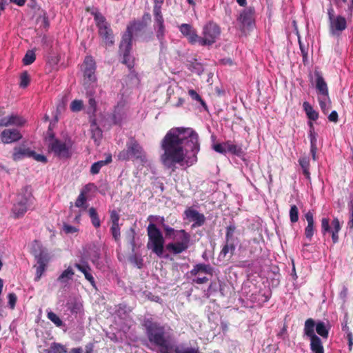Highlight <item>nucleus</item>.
Masks as SVG:
<instances>
[{
    "label": "nucleus",
    "mask_w": 353,
    "mask_h": 353,
    "mask_svg": "<svg viewBox=\"0 0 353 353\" xmlns=\"http://www.w3.org/2000/svg\"><path fill=\"white\" fill-rule=\"evenodd\" d=\"M74 266L80 272H81L92 286L96 287L94 279L91 273L92 269L86 261H81V263H76Z\"/></svg>",
    "instance_id": "21"
},
{
    "label": "nucleus",
    "mask_w": 353,
    "mask_h": 353,
    "mask_svg": "<svg viewBox=\"0 0 353 353\" xmlns=\"http://www.w3.org/2000/svg\"><path fill=\"white\" fill-rule=\"evenodd\" d=\"M88 104H89V108H88L89 111L93 114L97 112V102H96L94 98L90 97V99L88 100Z\"/></svg>",
    "instance_id": "58"
},
{
    "label": "nucleus",
    "mask_w": 353,
    "mask_h": 353,
    "mask_svg": "<svg viewBox=\"0 0 353 353\" xmlns=\"http://www.w3.org/2000/svg\"><path fill=\"white\" fill-rule=\"evenodd\" d=\"M119 214L117 213L116 210H112L110 212V220L112 222V225H119Z\"/></svg>",
    "instance_id": "57"
},
{
    "label": "nucleus",
    "mask_w": 353,
    "mask_h": 353,
    "mask_svg": "<svg viewBox=\"0 0 353 353\" xmlns=\"http://www.w3.org/2000/svg\"><path fill=\"white\" fill-rule=\"evenodd\" d=\"M47 317L56 326L61 327L63 325L61 319L53 312L50 311L47 314Z\"/></svg>",
    "instance_id": "43"
},
{
    "label": "nucleus",
    "mask_w": 353,
    "mask_h": 353,
    "mask_svg": "<svg viewBox=\"0 0 353 353\" xmlns=\"http://www.w3.org/2000/svg\"><path fill=\"white\" fill-rule=\"evenodd\" d=\"M70 108L73 112H80L83 108V102L82 100L74 99L71 102Z\"/></svg>",
    "instance_id": "42"
},
{
    "label": "nucleus",
    "mask_w": 353,
    "mask_h": 353,
    "mask_svg": "<svg viewBox=\"0 0 353 353\" xmlns=\"http://www.w3.org/2000/svg\"><path fill=\"white\" fill-rule=\"evenodd\" d=\"M8 305L11 310H14L17 301V296L15 293L11 292L8 294Z\"/></svg>",
    "instance_id": "51"
},
{
    "label": "nucleus",
    "mask_w": 353,
    "mask_h": 353,
    "mask_svg": "<svg viewBox=\"0 0 353 353\" xmlns=\"http://www.w3.org/2000/svg\"><path fill=\"white\" fill-rule=\"evenodd\" d=\"M83 77L85 81L92 83L96 81V63L92 57H86L83 63Z\"/></svg>",
    "instance_id": "12"
},
{
    "label": "nucleus",
    "mask_w": 353,
    "mask_h": 353,
    "mask_svg": "<svg viewBox=\"0 0 353 353\" xmlns=\"http://www.w3.org/2000/svg\"><path fill=\"white\" fill-rule=\"evenodd\" d=\"M176 233L180 234V241L175 243H170L166 245L167 250L174 254H181L189 248L190 242V235L185 230L176 231Z\"/></svg>",
    "instance_id": "9"
},
{
    "label": "nucleus",
    "mask_w": 353,
    "mask_h": 353,
    "mask_svg": "<svg viewBox=\"0 0 353 353\" xmlns=\"http://www.w3.org/2000/svg\"><path fill=\"white\" fill-rule=\"evenodd\" d=\"M236 227L234 224H230L226 227L225 241L236 243L238 238L234 236Z\"/></svg>",
    "instance_id": "32"
},
{
    "label": "nucleus",
    "mask_w": 353,
    "mask_h": 353,
    "mask_svg": "<svg viewBox=\"0 0 353 353\" xmlns=\"http://www.w3.org/2000/svg\"><path fill=\"white\" fill-rule=\"evenodd\" d=\"M52 141L49 144V150L59 159H69L72 156L71 148L72 143L70 140L62 141L60 139H54V135L51 136Z\"/></svg>",
    "instance_id": "7"
},
{
    "label": "nucleus",
    "mask_w": 353,
    "mask_h": 353,
    "mask_svg": "<svg viewBox=\"0 0 353 353\" xmlns=\"http://www.w3.org/2000/svg\"><path fill=\"white\" fill-rule=\"evenodd\" d=\"M299 165H301L303 173L305 175V176L310 179V160L307 157H301L299 160Z\"/></svg>",
    "instance_id": "37"
},
{
    "label": "nucleus",
    "mask_w": 353,
    "mask_h": 353,
    "mask_svg": "<svg viewBox=\"0 0 353 353\" xmlns=\"http://www.w3.org/2000/svg\"><path fill=\"white\" fill-rule=\"evenodd\" d=\"M181 33L188 39L189 43L193 44L199 42V36L195 29L188 23H182L179 26Z\"/></svg>",
    "instance_id": "16"
},
{
    "label": "nucleus",
    "mask_w": 353,
    "mask_h": 353,
    "mask_svg": "<svg viewBox=\"0 0 353 353\" xmlns=\"http://www.w3.org/2000/svg\"><path fill=\"white\" fill-rule=\"evenodd\" d=\"M254 12V9L253 8H248L241 12L237 19L238 22L241 26V28H244L252 25Z\"/></svg>",
    "instance_id": "20"
},
{
    "label": "nucleus",
    "mask_w": 353,
    "mask_h": 353,
    "mask_svg": "<svg viewBox=\"0 0 353 353\" xmlns=\"http://www.w3.org/2000/svg\"><path fill=\"white\" fill-rule=\"evenodd\" d=\"M189 273L192 276H196L201 273H204L212 276L213 268L210 264L197 263L193 266V268L190 271Z\"/></svg>",
    "instance_id": "23"
},
{
    "label": "nucleus",
    "mask_w": 353,
    "mask_h": 353,
    "mask_svg": "<svg viewBox=\"0 0 353 353\" xmlns=\"http://www.w3.org/2000/svg\"><path fill=\"white\" fill-rule=\"evenodd\" d=\"M143 326L148 341L161 348L162 352H167L170 347V337L165 331V327L152 319H145Z\"/></svg>",
    "instance_id": "2"
},
{
    "label": "nucleus",
    "mask_w": 353,
    "mask_h": 353,
    "mask_svg": "<svg viewBox=\"0 0 353 353\" xmlns=\"http://www.w3.org/2000/svg\"><path fill=\"white\" fill-rule=\"evenodd\" d=\"M147 234L148 236V249L151 250L158 256H162L165 239L161 230L154 223H150L147 228Z\"/></svg>",
    "instance_id": "4"
},
{
    "label": "nucleus",
    "mask_w": 353,
    "mask_h": 353,
    "mask_svg": "<svg viewBox=\"0 0 353 353\" xmlns=\"http://www.w3.org/2000/svg\"><path fill=\"white\" fill-rule=\"evenodd\" d=\"M132 47V42L121 39L119 48V53L123 56L122 63L126 65L129 69L134 67V59L130 56Z\"/></svg>",
    "instance_id": "11"
},
{
    "label": "nucleus",
    "mask_w": 353,
    "mask_h": 353,
    "mask_svg": "<svg viewBox=\"0 0 353 353\" xmlns=\"http://www.w3.org/2000/svg\"><path fill=\"white\" fill-rule=\"evenodd\" d=\"M220 34V27L216 23L210 21L203 26V37H199V43L201 46H210L216 42Z\"/></svg>",
    "instance_id": "8"
},
{
    "label": "nucleus",
    "mask_w": 353,
    "mask_h": 353,
    "mask_svg": "<svg viewBox=\"0 0 353 353\" xmlns=\"http://www.w3.org/2000/svg\"><path fill=\"white\" fill-rule=\"evenodd\" d=\"M162 227L165 231V236H172V234H174L175 233V230L174 228L170 227L169 225H165V224H162Z\"/></svg>",
    "instance_id": "63"
},
{
    "label": "nucleus",
    "mask_w": 353,
    "mask_h": 353,
    "mask_svg": "<svg viewBox=\"0 0 353 353\" xmlns=\"http://www.w3.org/2000/svg\"><path fill=\"white\" fill-rule=\"evenodd\" d=\"M319 103L323 113L326 114L328 111L329 107L327 105L326 100L322 97H319Z\"/></svg>",
    "instance_id": "54"
},
{
    "label": "nucleus",
    "mask_w": 353,
    "mask_h": 353,
    "mask_svg": "<svg viewBox=\"0 0 353 353\" xmlns=\"http://www.w3.org/2000/svg\"><path fill=\"white\" fill-rule=\"evenodd\" d=\"M347 28V21L344 17L337 16L330 23V33L335 36L339 35L340 33L345 30Z\"/></svg>",
    "instance_id": "17"
},
{
    "label": "nucleus",
    "mask_w": 353,
    "mask_h": 353,
    "mask_svg": "<svg viewBox=\"0 0 353 353\" xmlns=\"http://www.w3.org/2000/svg\"><path fill=\"white\" fill-rule=\"evenodd\" d=\"M310 132L309 138L310 141V145H317V133L314 131V128L312 122L309 123Z\"/></svg>",
    "instance_id": "46"
},
{
    "label": "nucleus",
    "mask_w": 353,
    "mask_h": 353,
    "mask_svg": "<svg viewBox=\"0 0 353 353\" xmlns=\"http://www.w3.org/2000/svg\"><path fill=\"white\" fill-rule=\"evenodd\" d=\"M261 241H263V236L261 233H259L257 236H255L252 238L251 240L249 241L248 243L251 244H256V245H260V243Z\"/></svg>",
    "instance_id": "62"
},
{
    "label": "nucleus",
    "mask_w": 353,
    "mask_h": 353,
    "mask_svg": "<svg viewBox=\"0 0 353 353\" xmlns=\"http://www.w3.org/2000/svg\"><path fill=\"white\" fill-rule=\"evenodd\" d=\"M34 154V150L25 145L17 146L13 148L12 158L14 161H19L26 157H30V155Z\"/></svg>",
    "instance_id": "19"
},
{
    "label": "nucleus",
    "mask_w": 353,
    "mask_h": 353,
    "mask_svg": "<svg viewBox=\"0 0 353 353\" xmlns=\"http://www.w3.org/2000/svg\"><path fill=\"white\" fill-rule=\"evenodd\" d=\"M112 161V157L111 154H106L105 160L99 161L94 163L90 168V173L92 174H97L99 173L100 170L102 167L110 163Z\"/></svg>",
    "instance_id": "28"
},
{
    "label": "nucleus",
    "mask_w": 353,
    "mask_h": 353,
    "mask_svg": "<svg viewBox=\"0 0 353 353\" xmlns=\"http://www.w3.org/2000/svg\"><path fill=\"white\" fill-rule=\"evenodd\" d=\"M86 201L87 198L86 195H85V192H81L75 201V206L77 208H83L85 209L87 208Z\"/></svg>",
    "instance_id": "41"
},
{
    "label": "nucleus",
    "mask_w": 353,
    "mask_h": 353,
    "mask_svg": "<svg viewBox=\"0 0 353 353\" xmlns=\"http://www.w3.org/2000/svg\"><path fill=\"white\" fill-rule=\"evenodd\" d=\"M94 20L96 21L99 34L102 39L103 43L108 46H112L114 43V34L105 18L101 14H96Z\"/></svg>",
    "instance_id": "6"
},
{
    "label": "nucleus",
    "mask_w": 353,
    "mask_h": 353,
    "mask_svg": "<svg viewBox=\"0 0 353 353\" xmlns=\"http://www.w3.org/2000/svg\"><path fill=\"white\" fill-rule=\"evenodd\" d=\"M26 123V120L19 114H12L0 119V127H8L14 125L22 127Z\"/></svg>",
    "instance_id": "13"
},
{
    "label": "nucleus",
    "mask_w": 353,
    "mask_h": 353,
    "mask_svg": "<svg viewBox=\"0 0 353 353\" xmlns=\"http://www.w3.org/2000/svg\"><path fill=\"white\" fill-rule=\"evenodd\" d=\"M316 77V89L317 90L318 94L320 95L319 97H322L325 98V99H330L329 98V92L327 85L322 77V75L319 72H315Z\"/></svg>",
    "instance_id": "18"
},
{
    "label": "nucleus",
    "mask_w": 353,
    "mask_h": 353,
    "mask_svg": "<svg viewBox=\"0 0 353 353\" xmlns=\"http://www.w3.org/2000/svg\"><path fill=\"white\" fill-rule=\"evenodd\" d=\"M135 235L136 232L134 228H130L126 232H125V240L130 245L131 250L132 252H134L137 245L135 242Z\"/></svg>",
    "instance_id": "36"
},
{
    "label": "nucleus",
    "mask_w": 353,
    "mask_h": 353,
    "mask_svg": "<svg viewBox=\"0 0 353 353\" xmlns=\"http://www.w3.org/2000/svg\"><path fill=\"white\" fill-rule=\"evenodd\" d=\"M30 157L33 158L35 161H37L38 162H41L43 163H46L48 161L46 156H44L43 154H37L34 151V154L30 155Z\"/></svg>",
    "instance_id": "59"
},
{
    "label": "nucleus",
    "mask_w": 353,
    "mask_h": 353,
    "mask_svg": "<svg viewBox=\"0 0 353 353\" xmlns=\"http://www.w3.org/2000/svg\"><path fill=\"white\" fill-rule=\"evenodd\" d=\"M209 279L206 276L196 277L192 279V283L196 284H203L208 282Z\"/></svg>",
    "instance_id": "64"
},
{
    "label": "nucleus",
    "mask_w": 353,
    "mask_h": 353,
    "mask_svg": "<svg viewBox=\"0 0 353 353\" xmlns=\"http://www.w3.org/2000/svg\"><path fill=\"white\" fill-rule=\"evenodd\" d=\"M290 219L292 223H296L299 221V209L296 205H291Z\"/></svg>",
    "instance_id": "44"
},
{
    "label": "nucleus",
    "mask_w": 353,
    "mask_h": 353,
    "mask_svg": "<svg viewBox=\"0 0 353 353\" xmlns=\"http://www.w3.org/2000/svg\"><path fill=\"white\" fill-rule=\"evenodd\" d=\"M36 59V55L33 50H28L23 58V63L25 65L32 64Z\"/></svg>",
    "instance_id": "39"
},
{
    "label": "nucleus",
    "mask_w": 353,
    "mask_h": 353,
    "mask_svg": "<svg viewBox=\"0 0 353 353\" xmlns=\"http://www.w3.org/2000/svg\"><path fill=\"white\" fill-rule=\"evenodd\" d=\"M332 229L330 225V219L328 218H323L321 219V232L323 235L330 232Z\"/></svg>",
    "instance_id": "49"
},
{
    "label": "nucleus",
    "mask_w": 353,
    "mask_h": 353,
    "mask_svg": "<svg viewBox=\"0 0 353 353\" xmlns=\"http://www.w3.org/2000/svg\"><path fill=\"white\" fill-rule=\"evenodd\" d=\"M88 213L93 226L96 228H99L101 225V221L96 209L93 207L90 208L88 210Z\"/></svg>",
    "instance_id": "38"
},
{
    "label": "nucleus",
    "mask_w": 353,
    "mask_h": 353,
    "mask_svg": "<svg viewBox=\"0 0 353 353\" xmlns=\"http://www.w3.org/2000/svg\"><path fill=\"white\" fill-rule=\"evenodd\" d=\"M23 136L17 129H5L0 134L1 141L4 144L17 142L22 139Z\"/></svg>",
    "instance_id": "14"
},
{
    "label": "nucleus",
    "mask_w": 353,
    "mask_h": 353,
    "mask_svg": "<svg viewBox=\"0 0 353 353\" xmlns=\"http://www.w3.org/2000/svg\"><path fill=\"white\" fill-rule=\"evenodd\" d=\"M131 261L139 268H141L143 265V260L141 258L138 257L137 255H134L131 257Z\"/></svg>",
    "instance_id": "60"
},
{
    "label": "nucleus",
    "mask_w": 353,
    "mask_h": 353,
    "mask_svg": "<svg viewBox=\"0 0 353 353\" xmlns=\"http://www.w3.org/2000/svg\"><path fill=\"white\" fill-rule=\"evenodd\" d=\"M316 333L323 339H327L329 336V327H327L323 321H319L316 325Z\"/></svg>",
    "instance_id": "34"
},
{
    "label": "nucleus",
    "mask_w": 353,
    "mask_h": 353,
    "mask_svg": "<svg viewBox=\"0 0 353 353\" xmlns=\"http://www.w3.org/2000/svg\"><path fill=\"white\" fill-rule=\"evenodd\" d=\"M154 17L155 21V24L154 26V28L159 27H165L164 19L161 13L154 14Z\"/></svg>",
    "instance_id": "50"
},
{
    "label": "nucleus",
    "mask_w": 353,
    "mask_h": 353,
    "mask_svg": "<svg viewBox=\"0 0 353 353\" xmlns=\"http://www.w3.org/2000/svg\"><path fill=\"white\" fill-rule=\"evenodd\" d=\"M30 82V77L27 71H23L20 75L19 86L25 88L28 87Z\"/></svg>",
    "instance_id": "40"
},
{
    "label": "nucleus",
    "mask_w": 353,
    "mask_h": 353,
    "mask_svg": "<svg viewBox=\"0 0 353 353\" xmlns=\"http://www.w3.org/2000/svg\"><path fill=\"white\" fill-rule=\"evenodd\" d=\"M332 228L330 230L332 234V239L334 243H336L339 241V232L341 229L340 221L338 218H334L332 221Z\"/></svg>",
    "instance_id": "30"
},
{
    "label": "nucleus",
    "mask_w": 353,
    "mask_h": 353,
    "mask_svg": "<svg viewBox=\"0 0 353 353\" xmlns=\"http://www.w3.org/2000/svg\"><path fill=\"white\" fill-rule=\"evenodd\" d=\"M316 325L315 321L312 318H309L305 321L303 332L309 339L318 336L314 332Z\"/></svg>",
    "instance_id": "26"
},
{
    "label": "nucleus",
    "mask_w": 353,
    "mask_h": 353,
    "mask_svg": "<svg viewBox=\"0 0 353 353\" xmlns=\"http://www.w3.org/2000/svg\"><path fill=\"white\" fill-rule=\"evenodd\" d=\"M154 29L156 30V37L159 41L161 45L163 46L165 39V27H159Z\"/></svg>",
    "instance_id": "48"
},
{
    "label": "nucleus",
    "mask_w": 353,
    "mask_h": 353,
    "mask_svg": "<svg viewBox=\"0 0 353 353\" xmlns=\"http://www.w3.org/2000/svg\"><path fill=\"white\" fill-rule=\"evenodd\" d=\"M161 148L163 153L160 159L165 168L174 171L176 164L190 167L198 161L199 134L191 128H172L161 140Z\"/></svg>",
    "instance_id": "1"
},
{
    "label": "nucleus",
    "mask_w": 353,
    "mask_h": 353,
    "mask_svg": "<svg viewBox=\"0 0 353 353\" xmlns=\"http://www.w3.org/2000/svg\"><path fill=\"white\" fill-rule=\"evenodd\" d=\"M175 353H199L193 347H187L184 349H181L179 347H176L174 349Z\"/></svg>",
    "instance_id": "56"
},
{
    "label": "nucleus",
    "mask_w": 353,
    "mask_h": 353,
    "mask_svg": "<svg viewBox=\"0 0 353 353\" xmlns=\"http://www.w3.org/2000/svg\"><path fill=\"white\" fill-rule=\"evenodd\" d=\"M33 196L29 186L21 189L17 196V201L13 205L12 212L15 219L23 216L27 212L28 206L32 203Z\"/></svg>",
    "instance_id": "5"
},
{
    "label": "nucleus",
    "mask_w": 353,
    "mask_h": 353,
    "mask_svg": "<svg viewBox=\"0 0 353 353\" xmlns=\"http://www.w3.org/2000/svg\"><path fill=\"white\" fill-rule=\"evenodd\" d=\"M303 108L307 117L311 121H316L319 118V113L316 110H314L312 106L310 104L309 102L305 101L303 103Z\"/></svg>",
    "instance_id": "31"
},
{
    "label": "nucleus",
    "mask_w": 353,
    "mask_h": 353,
    "mask_svg": "<svg viewBox=\"0 0 353 353\" xmlns=\"http://www.w3.org/2000/svg\"><path fill=\"white\" fill-rule=\"evenodd\" d=\"M45 270H46V267L43 265H41L40 266H39V265L37 266V270H36L37 276L35 278L36 281H39L41 279V275L43 274V273L44 272Z\"/></svg>",
    "instance_id": "61"
},
{
    "label": "nucleus",
    "mask_w": 353,
    "mask_h": 353,
    "mask_svg": "<svg viewBox=\"0 0 353 353\" xmlns=\"http://www.w3.org/2000/svg\"><path fill=\"white\" fill-rule=\"evenodd\" d=\"M63 231L65 234H74L75 232H77L78 229L74 226H72L68 223H64L63 224Z\"/></svg>",
    "instance_id": "53"
},
{
    "label": "nucleus",
    "mask_w": 353,
    "mask_h": 353,
    "mask_svg": "<svg viewBox=\"0 0 353 353\" xmlns=\"http://www.w3.org/2000/svg\"><path fill=\"white\" fill-rule=\"evenodd\" d=\"M124 105L119 103L114 109L112 114V120L114 124L120 125L125 117Z\"/></svg>",
    "instance_id": "25"
},
{
    "label": "nucleus",
    "mask_w": 353,
    "mask_h": 353,
    "mask_svg": "<svg viewBox=\"0 0 353 353\" xmlns=\"http://www.w3.org/2000/svg\"><path fill=\"white\" fill-rule=\"evenodd\" d=\"M248 250H249V252L251 255H254V254H260L262 251V248H261V245H256V244L251 243V244H249Z\"/></svg>",
    "instance_id": "52"
},
{
    "label": "nucleus",
    "mask_w": 353,
    "mask_h": 353,
    "mask_svg": "<svg viewBox=\"0 0 353 353\" xmlns=\"http://www.w3.org/2000/svg\"><path fill=\"white\" fill-rule=\"evenodd\" d=\"M236 250V243L225 242L219 254V260L228 261L234 254Z\"/></svg>",
    "instance_id": "22"
},
{
    "label": "nucleus",
    "mask_w": 353,
    "mask_h": 353,
    "mask_svg": "<svg viewBox=\"0 0 353 353\" xmlns=\"http://www.w3.org/2000/svg\"><path fill=\"white\" fill-rule=\"evenodd\" d=\"M74 274L72 269L69 267L66 270H65L57 278V281L61 283H67L69 280L72 279V277Z\"/></svg>",
    "instance_id": "35"
},
{
    "label": "nucleus",
    "mask_w": 353,
    "mask_h": 353,
    "mask_svg": "<svg viewBox=\"0 0 353 353\" xmlns=\"http://www.w3.org/2000/svg\"><path fill=\"white\" fill-rule=\"evenodd\" d=\"M67 309L72 314H78L83 310V304L77 298L70 299L66 303Z\"/></svg>",
    "instance_id": "27"
},
{
    "label": "nucleus",
    "mask_w": 353,
    "mask_h": 353,
    "mask_svg": "<svg viewBox=\"0 0 353 353\" xmlns=\"http://www.w3.org/2000/svg\"><path fill=\"white\" fill-rule=\"evenodd\" d=\"M188 94L192 99L200 102L202 106H203L205 108H207L205 102L202 99L201 96L194 90H189Z\"/></svg>",
    "instance_id": "47"
},
{
    "label": "nucleus",
    "mask_w": 353,
    "mask_h": 353,
    "mask_svg": "<svg viewBox=\"0 0 353 353\" xmlns=\"http://www.w3.org/2000/svg\"><path fill=\"white\" fill-rule=\"evenodd\" d=\"M305 219L307 222V225L305 228L304 234L307 239L310 241L312 240V238L314 233V214L311 211H308L305 215Z\"/></svg>",
    "instance_id": "24"
},
{
    "label": "nucleus",
    "mask_w": 353,
    "mask_h": 353,
    "mask_svg": "<svg viewBox=\"0 0 353 353\" xmlns=\"http://www.w3.org/2000/svg\"><path fill=\"white\" fill-rule=\"evenodd\" d=\"M110 232L112 235L113 239L116 242L120 241L121 231L120 226L119 225H112L110 228Z\"/></svg>",
    "instance_id": "45"
},
{
    "label": "nucleus",
    "mask_w": 353,
    "mask_h": 353,
    "mask_svg": "<svg viewBox=\"0 0 353 353\" xmlns=\"http://www.w3.org/2000/svg\"><path fill=\"white\" fill-rule=\"evenodd\" d=\"M153 14L161 13V5L163 3V0H154Z\"/></svg>",
    "instance_id": "55"
},
{
    "label": "nucleus",
    "mask_w": 353,
    "mask_h": 353,
    "mask_svg": "<svg viewBox=\"0 0 353 353\" xmlns=\"http://www.w3.org/2000/svg\"><path fill=\"white\" fill-rule=\"evenodd\" d=\"M119 160L129 161L140 163L144 165L147 161V154L143 147L134 137H130L126 143V149L121 151L118 154Z\"/></svg>",
    "instance_id": "3"
},
{
    "label": "nucleus",
    "mask_w": 353,
    "mask_h": 353,
    "mask_svg": "<svg viewBox=\"0 0 353 353\" xmlns=\"http://www.w3.org/2000/svg\"><path fill=\"white\" fill-rule=\"evenodd\" d=\"M310 350L313 353H324V347L322 341L319 336L310 339Z\"/></svg>",
    "instance_id": "29"
},
{
    "label": "nucleus",
    "mask_w": 353,
    "mask_h": 353,
    "mask_svg": "<svg viewBox=\"0 0 353 353\" xmlns=\"http://www.w3.org/2000/svg\"><path fill=\"white\" fill-rule=\"evenodd\" d=\"M225 148H226L228 152L238 157H241L244 154L241 146L233 144L229 141L225 143Z\"/></svg>",
    "instance_id": "33"
},
{
    "label": "nucleus",
    "mask_w": 353,
    "mask_h": 353,
    "mask_svg": "<svg viewBox=\"0 0 353 353\" xmlns=\"http://www.w3.org/2000/svg\"><path fill=\"white\" fill-rule=\"evenodd\" d=\"M146 26L147 23L143 21L134 20L130 21L127 26L126 30L123 34L121 39L132 43L133 34L136 35L143 31Z\"/></svg>",
    "instance_id": "10"
},
{
    "label": "nucleus",
    "mask_w": 353,
    "mask_h": 353,
    "mask_svg": "<svg viewBox=\"0 0 353 353\" xmlns=\"http://www.w3.org/2000/svg\"><path fill=\"white\" fill-rule=\"evenodd\" d=\"M185 215L188 219L194 221L192 225V228L202 226L205 222V217L203 214L199 213L197 210L188 208L184 212Z\"/></svg>",
    "instance_id": "15"
}]
</instances>
